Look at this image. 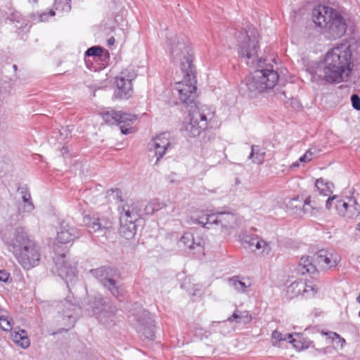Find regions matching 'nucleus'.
Segmentation results:
<instances>
[{
    "label": "nucleus",
    "mask_w": 360,
    "mask_h": 360,
    "mask_svg": "<svg viewBox=\"0 0 360 360\" xmlns=\"http://www.w3.org/2000/svg\"><path fill=\"white\" fill-rule=\"evenodd\" d=\"M316 259L319 264L323 269L334 267L338 265L339 262V258L337 255L326 250L318 251L316 253Z\"/></svg>",
    "instance_id": "nucleus-21"
},
{
    "label": "nucleus",
    "mask_w": 360,
    "mask_h": 360,
    "mask_svg": "<svg viewBox=\"0 0 360 360\" xmlns=\"http://www.w3.org/2000/svg\"><path fill=\"white\" fill-rule=\"evenodd\" d=\"M302 205L303 206H302L301 212L304 214L312 215L314 208L311 205L310 197H308L304 200L303 199Z\"/></svg>",
    "instance_id": "nucleus-42"
},
{
    "label": "nucleus",
    "mask_w": 360,
    "mask_h": 360,
    "mask_svg": "<svg viewBox=\"0 0 360 360\" xmlns=\"http://www.w3.org/2000/svg\"><path fill=\"white\" fill-rule=\"evenodd\" d=\"M171 58L174 62H180L184 80L176 82L172 89V94L178 97L176 104L181 103L188 107L194 103L196 97V76L193 65L192 49L184 39L176 37L167 40Z\"/></svg>",
    "instance_id": "nucleus-2"
},
{
    "label": "nucleus",
    "mask_w": 360,
    "mask_h": 360,
    "mask_svg": "<svg viewBox=\"0 0 360 360\" xmlns=\"http://www.w3.org/2000/svg\"><path fill=\"white\" fill-rule=\"evenodd\" d=\"M18 13H13V14L12 15V16H13V20H17V18H15V17L17 18V17H18Z\"/></svg>",
    "instance_id": "nucleus-54"
},
{
    "label": "nucleus",
    "mask_w": 360,
    "mask_h": 360,
    "mask_svg": "<svg viewBox=\"0 0 360 360\" xmlns=\"http://www.w3.org/2000/svg\"><path fill=\"white\" fill-rule=\"evenodd\" d=\"M90 274L108 290L110 293L120 301L124 297L123 289L119 285L117 280L120 273L116 268L103 266L89 271Z\"/></svg>",
    "instance_id": "nucleus-9"
},
{
    "label": "nucleus",
    "mask_w": 360,
    "mask_h": 360,
    "mask_svg": "<svg viewBox=\"0 0 360 360\" xmlns=\"http://www.w3.org/2000/svg\"><path fill=\"white\" fill-rule=\"evenodd\" d=\"M258 239H260V238L248 235L244 233L239 235L240 242L245 248H256V243Z\"/></svg>",
    "instance_id": "nucleus-31"
},
{
    "label": "nucleus",
    "mask_w": 360,
    "mask_h": 360,
    "mask_svg": "<svg viewBox=\"0 0 360 360\" xmlns=\"http://www.w3.org/2000/svg\"><path fill=\"white\" fill-rule=\"evenodd\" d=\"M108 196L113 200H119L122 205L118 207L120 213V234L126 239L134 237L136 233V222L141 215L139 202L133 200H127L123 202L122 191L120 188H111L107 191Z\"/></svg>",
    "instance_id": "nucleus-5"
},
{
    "label": "nucleus",
    "mask_w": 360,
    "mask_h": 360,
    "mask_svg": "<svg viewBox=\"0 0 360 360\" xmlns=\"http://www.w3.org/2000/svg\"><path fill=\"white\" fill-rule=\"evenodd\" d=\"M259 35L252 26H247L237 37L238 53L240 57L246 59V63L254 66L257 58L259 49Z\"/></svg>",
    "instance_id": "nucleus-8"
},
{
    "label": "nucleus",
    "mask_w": 360,
    "mask_h": 360,
    "mask_svg": "<svg viewBox=\"0 0 360 360\" xmlns=\"http://www.w3.org/2000/svg\"><path fill=\"white\" fill-rule=\"evenodd\" d=\"M104 49L101 46H93L87 49L85 51V57H98L101 56Z\"/></svg>",
    "instance_id": "nucleus-37"
},
{
    "label": "nucleus",
    "mask_w": 360,
    "mask_h": 360,
    "mask_svg": "<svg viewBox=\"0 0 360 360\" xmlns=\"http://www.w3.org/2000/svg\"><path fill=\"white\" fill-rule=\"evenodd\" d=\"M316 149L309 148L306 153L300 157L299 162H309L311 161L315 155Z\"/></svg>",
    "instance_id": "nucleus-44"
},
{
    "label": "nucleus",
    "mask_w": 360,
    "mask_h": 360,
    "mask_svg": "<svg viewBox=\"0 0 360 360\" xmlns=\"http://www.w3.org/2000/svg\"><path fill=\"white\" fill-rule=\"evenodd\" d=\"M24 269H30L39 263L41 253L35 242L30 240L15 257Z\"/></svg>",
    "instance_id": "nucleus-14"
},
{
    "label": "nucleus",
    "mask_w": 360,
    "mask_h": 360,
    "mask_svg": "<svg viewBox=\"0 0 360 360\" xmlns=\"http://www.w3.org/2000/svg\"><path fill=\"white\" fill-rule=\"evenodd\" d=\"M215 116L213 106L202 105L196 110L189 114L188 122L183 124L184 135L188 138H195L200 134L212 122Z\"/></svg>",
    "instance_id": "nucleus-7"
},
{
    "label": "nucleus",
    "mask_w": 360,
    "mask_h": 360,
    "mask_svg": "<svg viewBox=\"0 0 360 360\" xmlns=\"http://www.w3.org/2000/svg\"><path fill=\"white\" fill-rule=\"evenodd\" d=\"M352 51L349 46L341 44L328 51L323 66V79L328 83L342 82L352 70Z\"/></svg>",
    "instance_id": "nucleus-3"
},
{
    "label": "nucleus",
    "mask_w": 360,
    "mask_h": 360,
    "mask_svg": "<svg viewBox=\"0 0 360 360\" xmlns=\"http://www.w3.org/2000/svg\"><path fill=\"white\" fill-rule=\"evenodd\" d=\"M87 310H91L92 315L96 316L97 319L103 325H108L113 321L117 309L115 307L107 303L101 295L94 297L89 304Z\"/></svg>",
    "instance_id": "nucleus-13"
},
{
    "label": "nucleus",
    "mask_w": 360,
    "mask_h": 360,
    "mask_svg": "<svg viewBox=\"0 0 360 360\" xmlns=\"http://www.w3.org/2000/svg\"><path fill=\"white\" fill-rule=\"evenodd\" d=\"M116 89L115 96L120 99H127L133 94L131 80L120 75L115 78Z\"/></svg>",
    "instance_id": "nucleus-17"
},
{
    "label": "nucleus",
    "mask_w": 360,
    "mask_h": 360,
    "mask_svg": "<svg viewBox=\"0 0 360 360\" xmlns=\"http://www.w3.org/2000/svg\"><path fill=\"white\" fill-rule=\"evenodd\" d=\"M356 229V230L360 231V222L359 224H357Z\"/></svg>",
    "instance_id": "nucleus-56"
},
{
    "label": "nucleus",
    "mask_w": 360,
    "mask_h": 360,
    "mask_svg": "<svg viewBox=\"0 0 360 360\" xmlns=\"http://www.w3.org/2000/svg\"><path fill=\"white\" fill-rule=\"evenodd\" d=\"M313 20L319 27L325 29L330 39H336L346 33L347 24L344 17L335 9L319 6L312 11Z\"/></svg>",
    "instance_id": "nucleus-6"
},
{
    "label": "nucleus",
    "mask_w": 360,
    "mask_h": 360,
    "mask_svg": "<svg viewBox=\"0 0 360 360\" xmlns=\"http://www.w3.org/2000/svg\"><path fill=\"white\" fill-rule=\"evenodd\" d=\"M136 119L137 116L136 115L118 111L116 124L120 126L122 134L127 135L133 131L131 125Z\"/></svg>",
    "instance_id": "nucleus-19"
},
{
    "label": "nucleus",
    "mask_w": 360,
    "mask_h": 360,
    "mask_svg": "<svg viewBox=\"0 0 360 360\" xmlns=\"http://www.w3.org/2000/svg\"><path fill=\"white\" fill-rule=\"evenodd\" d=\"M0 238L8 251L12 252L15 258L31 240L25 229L22 226L15 228L14 231L7 229L2 230Z\"/></svg>",
    "instance_id": "nucleus-10"
},
{
    "label": "nucleus",
    "mask_w": 360,
    "mask_h": 360,
    "mask_svg": "<svg viewBox=\"0 0 360 360\" xmlns=\"http://www.w3.org/2000/svg\"><path fill=\"white\" fill-rule=\"evenodd\" d=\"M265 154L264 148L258 145H252L251 152L248 158L251 160L252 162L261 165L264 162Z\"/></svg>",
    "instance_id": "nucleus-26"
},
{
    "label": "nucleus",
    "mask_w": 360,
    "mask_h": 360,
    "mask_svg": "<svg viewBox=\"0 0 360 360\" xmlns=\"http://www.w3.org/2000/svg\"><path fill=\"white\" fill-rule=\"evenodd\" d=\"M315 74H316V72L315 73H311L313 77H315Z\"/></svg>",
    "instance_id": "nucleus-58"
},
{
    "label": "nucleus",
    "mask_w": 360,
    "mask_h": 360,
    "mask_svg": "<svg viewBox=\"0 0 360 360\" xmlns=\"http://www.w3.org/2000/svg\"><path fill=\"white\" fill-rule=\"evenodd\" d=\"M236 320L238 323L247 324L252 320V316L248 311H238L236 310L233 314L227 319L228 321H233Z\"/></svg>",
    "instance_id": "nucleus-29"
},
{
    "label": "nucleus",
    "mask_w": 360,
    "mask_h": 360,
    "mask_svg": "<svg viewBox=\"0 0 360 360\" xmlns=\"http://www.w3.org/2000/svg\"><path fill=\"white\" fill-rule=\"evenodd\" d=\"M300 162H299V160H298L292 164L291 167H297L300 166Z\"/></svg>",
    "instance_id": "nucleus-51"
},
{
    "label": "nucleus",
    "mask_w": 360,
    "mask_h": 360,
    "mask_svg": "<svg viewBox=\"0 0 360 360\" xmlns=\"http://www.w3.org/2000/svg\"><path fill=\"white\" fill-rule=\"evenodd\" d=\"M302 202L303 198L296 196L290 198L286 202V207L292 212L297 213L298 211L301 212L302 206H303Z\"/></svg>",
    "instance_id": "nucleus-33"
},
{
    "label": "nucleus",
    "mask_w": 360,
    "mask_h": 360,
    "mask_svg": "<svg viewBox=\"0 0 360 360\" xmlns=\"http://www.w3.org/2000/svg\"><path fill=\"white\" fill-rule=\"evenodd\" d=\"M164 207L163 203H160L158 202L152 201L149 202L146 207V210L147 214H153L155 212H157L160 210H161Z\"/></svg>",
    "instance_id": "nucleus-41"
},
{
    "label": "nucleus",
    "mask_w": 360,
    "mask_h": 360,
    "mask_svg": "<svg viewBox=\"0 0 360 360\" xmlns=\"http://www.w3.org/2000/svg\"><path fill=\"white\" fill-rule=\"evenodd\" d=\"M315 187L319 191V193L324 196L330 195L334 189L333 184L323 179H317Z\"/></svg>",
    "instance_id": "nucleus-28"
},
{
    "label": "nucleus",
    "mask_w": 360,
    "mask_h": 360,
    "mask_svg": "<svg viewBox=\"0 0 360 360\" xmlns=\"http://www.w3.org/2000/svg\"><path fill=\"white\" fill-rule=\"evenodd\" d=\"M13 320L8 316H0V328L4 331H10L13 328Z\"/></svg>",
    "instance_id": "nucleus-39"
},
{
    "label": "nucleus",
    "mask_w": 360,
    "mask_h": 360,
    "mask_svg": "<svg viewBox=\"0 0 360 360\" xmlns=\"http://www.w3.org/2000/svg\"><path fill=\"white\" fill-rule=\"evenodd\" d=\"M297 271L302 275L307 273L313 274L317 272L316 267L312 263V259L309 257H302L300 258Z\"/></svg>",
    "instance_id": "nucleus-24"
},
{
    "label": "nucleus",
    "mask_w": 360,
    "mask_h": 360,
    "mask_svg": "<svg viewBox=\"0 0 360 360\" xmlns=\"http://www.w3.org/2000/svg\"><path fill=\"white\" fill-rule=\"evenodd\" d=\"M219 225L221 226V228L228 229L229 226H231L232 224L235 222L236 217L231 212H219Z\"/></svg>",
    "instance_id": "nucleus-30"
},
{
    "label": "nucleus",
    "mask_w": 360,
    "mask_h": 360,
    "mask_svg": "<svg viewBox=\"0 0 360 360\" xmlns=\"http://www.w3.org/2000/svg\"><path fill=\"white\" fill-rule=\"evenodd\" d=\"M71 0H55L54 9L59 13H68L71 10Z\"/></svg>",
    "instance_id": "nucleus-35"
},
{
    "label": "nucleus",
    "mask_w": 360,
    "mask_h": 360,
    "mask_svg": "<svg viewBox=\"0 0 360 360\" xmlns=\"http://www.w3.org/2000/svg\"><path fill=\"white\" fill-rule=\"evenodd\" d=\"M286 292L290 298L299 295L308 298L315 295L317 292V288L303 282L302 280H296L287 287Z\"/></svg>",
    "instance_id": "nucleus-15"
},
{
    "label": "nucleus",
    "mask_w": 360,
    "mask_h": 360,
    "mask_svg": "<svg viewBox=\"0 0 360 360\" xmlns=\"http://www.w3.org/2000/svg\"><path fill=\"white\" fill-rule=\"evenodd\" d=\"M333 205L340 216L347 219L356 218L360 214V205L353 198L342 199L338 195L328 197L326 201V208L330 210Z\"/></svg>",
    "instance_id": "nucleus-11"
},
{
    "label": "nucleus",
    "mask_w": 360,
    "mask_h": 360,
    "mask_svg": "<svg viewBox=\"0 0 360 360\" xmlns=\"http://www.w3.org/2000/svg\"><path fill=\"white\" fill-rule=\"evenodd\" d=\"M219 217H220L219 212L212 214L207 213L206 220H207V229H211L212 226L219 225Z\"/></svg>",
    "instance_id": "nucleus-40"
},
{
    "label": "nucleus",
    "mask_w": 360,
    "mask_h": 360,
    "mask_svg": "<svg viewBox=\"0 0 360 360\" xmlns=\"http://www.w3.org/2000/svg\"><path fill=\"white\" fill-rule=\"evenodd\" d=\"M170 148L171 143L169 141V134L167 133H162L158 135L148 143L149 150L154 151L155 155L157 157L156 163Z\"/></svg>",
    "instance_id": "nucleus-16"
},
{
    "label": "nucleus",
    "mask_w": 360,
    "mask_h": 360,
    "mask_svg": "<svg viewBox=\"0 0 360 360\" xmlns=\"http://www.w3.org/2000/svg\"><path fill=\"white\" fill-rule=\"evenodd\" d=\"M323 334L327 336L328 338L331 339L333 341L336 340V344L340 345V347L342 348L345 344V340L340 337V335L335 332H323Z\"/></svg>",
    "instance_id": "nucleus-38"
},
{
    "label": "nucleus",
    "mask_w": 360,
    "mask_h": 360,
    "mask_svg": "<svg viewBox=\"0 0 360 360\" xmlns=\"http://www.w3.org/2000/svg\"><path fill=\"white\" fill-rule=\"evenodd\" d=\"M12 340L19 347L27 349L30 345V340L27 335V332L20 328H15L11 333Z\"/></svg>",
    "instance_id": "nucleus-23"
},
{
    "label": "nucleus",
    "mask_w": 360,
    "mask_h": 360,
    "mask_svg": "<svg viewBox=\"0 0 360 360\" xmlns=\"http://www.w3.org/2000/svg\"><path fill=\"white\" fill-rule=\"evenodd\" d=\"M180 242L184 246L191 250L198 248L200 250L203 245V240L201 237L197 236L196 238L191 232L185 233L181 238Z\"/></svg>",
    "instance_id": "nucleus-22"
},
{
    "label": "nucleus",
    "mask_w": 360,
    "mask_h": 360,
    "mask_svg": "<svg viewBox=\"0 0 360 360\" xmlns=\"http://www.w3.org/2000/svg\"><path fill=\"white\" fill-rule=\"evenodd\" d=\"M282 342H288L297 349H302L304 348H307V346H304L303 343H302L300 340H297L293 338V334L288 333V334H282L278 330H275L271 333V344L274 347H281V344Z\"/></svg>",
    "instance_id": "nucleus-18"
},
{
    "label": "nucleus",
    "mask_w": 360,
    "mask_h": 360,
    "mask_svg": "<svg viewBox=\"0 0 360 360\" xmlns=\"http://www.w3.org/2000/svg\"><path fill=\"white\" fill-rule=\"evenodd\" d=\"M79 236L78 229L71 225L67 220H63L59 225L54 245V266L53 272L60 277L66 283L70 293L66 298L60 301L57 305L58 314L61 316L63 325L72 327L82 311V306L79 300L74 297L71 287L77 281V270L76 263L69 261L67 258L66 251L60 250L58 243L68 244L72 242Z\"/></svg>",
    "instance_id": "nucleus-1"
},
{
    "label": "nucleus",
    "mask_w": 360,
    "mask_h": 360,
    "mask_svg": "<svg viewBox=\"0 0 360 360\" xmlns=\"http://www.w3.org/2000/svg\"><path fill=\"white\" fill-rule=\"evenodd\" d=\"M18 192L20 194L21 199L30 198V196H31L30 191L26 185L19 186L18 188Z\"/></svg>",
    "instance_id": "nucleus-47"
},
{
    "label": "nucleus",
    "mask_w": 360,
    "mask_h": 360,
    "mask_svg": "<svg viewBox=\"0 0 360 360\" xmlns=\"http://www.w3.org/2000/svg\"><path fill=\"white\" fill-rule=\"evenodd\" d=\"M356 301L360 304V293L358 295V296L356 298Z\"/></svg>",
    "instance_id": "nucleus-53"
},
{
    "label": "nucleus",
    "mask_w": 360,
    "mask_h": 360,
    "mask_svg": "<svg viewBox=\"0 0 360 360\" xmlns=\"http://www.w3.org/2000/svg\"><path fill=\"white\" fill-rule=\"evenodd\" d=\"M118 111L110 110H106L102 113L103 120L110 124H116L117 122Z\"/></svg>",
    "instance_id": "nucleus-36"
},
{
    "label": "nucleus",
    "mask_w": 360,
    "mask_h": 360,
    "mask_svg": "<svg viewBox=\"0 0 360 360\" xmlns=\"http://www.w3.org/2000/svg\"><path fill=\"white\" fill-rule=\"evenodd\" d=\"M35 207L32 200L31 196L30 198H25L22 199V203L18 207L19 214H30L34 210Z\"/></svg>",
    "instance_id": "nucleus-32"
},
{
    "label": "nucleus",
    "mask_w": 360,
    "mask_h": 360,
    "mask_svg": "<svg viewBox=\"0 0 360 360\" xmlns=\"http://www.w3.org/2000/svg\"><path fill=\"white\" fill-rule=\"evenodd\" d=\"M256 249L258 250H261L260 254L264 257L270 255L272 252L270 243L261 238L257 240Z\"/></svg>",
    "instance_id": "nucleus-34"
},
{
    "label": "nucleus",
    "mask_w": 360,
    "mask_h": 360,
    "mask_svg": "<svg viewBox=\"0 0 360 360\" xmlns=\"http://www.w3.org/2000/svg\"><path fill=\"white\" fill-rule=\"evenodd\" d=\"M203 330L202 328H196L195 331V336L199 337L200 338H202V335H203Z\"/></svg>",
    "instance_id": "nucleus-49"
},
{
    "label": "nucleus",
    "mask_w": 360,
    "mask_h": 360,
    "mask_svg": "<svg viewBox=\"0 0 360 360\" xmlns=\"http://www.w3.org/2000/svg\"><path fill=\"white\" fill-rule=\"evenodd\" d=\"M149 316L150 313L148 311L140 307L136 313L131 314L129 320L138 333L146 339L152 340L155 338V326L153 320Z\"/></svg>",
    "instance_id": "nucleus-12"
},
{
    "label": "nucleus",
    "mask_w": 360,
    "mask_h": 360,
    "mask_svg": "<svg viewBox=\"0 0 360 360\" xmlns=\"http://www.w3.org/2000/svg\"><path fill=\"white\" fill-rule=\"evenodd\" d=\"M68 152V147L67 146H63L61 149V153H63V155H65V153H67Z\"/></svg>",
    "instance_id": "nucleus-50"
},
{
    "label": "nucleus",
    "mask_w": 360,
    "mask_h": 360,
    "mask_svg": "<svg viewBox=\"0 0 360 360\" xmlns=\"http://www.w3.org/2000/svg\"><path fill=\"white\" fill-rule=\"evenodd\" d=\"M56 15V12L53 10H49V12H44L38 15L39 22H46L50 17H53Z\"/></svg>",
    "instance_id": "nucleus-45"
},
{
    "label": "nucleus",
    "mask_w": 360,
    "mask_h": 360,
    "mask_svg": "<svg viewBox=\"0 0 360 360\" xmlns=\"http://www.w3.org/2000/svg\"><path fill=\"white\" fill-rule=\"evenodd\" d=\"M295 335L299 336V333H295Z\"/></svg>",
    "instance_id": "nucleus-59"
},
{
    "label": "nucleus",
    "mask_w": 360,
    "mask_h": 360,
    "mask_svg": "<svg viewBox=\"0 0 360 360\" xmlns=\"http://www.w3.org/2000/svg\"><path fill=\"white\" fill-rule=\"evenodd\" d=\"M207 213L202 212L200 215L192 217V220L194 223L207 229V220H206Z\"/></svg>",
    "instance_id": "nucleus-43"
},
{
    "label": "nucleus",
    "mask_w": 360,
    "mask_h": 360,
    "mask_svg": "<svg viewBox=\"0 0 360 360\" xmlns=\"http://www.w3.org/2000/svg\"><path fill=\"white\" fill-rule=\"evenodd\" d=\"M10 278V274L4 269H0V281L6 283Z\"/></svg>",
    "instance_id": "nucleus-48"
},
{
    "label": "nucleus",
    "mask_w": 360,
    "mask_h": 360,
    "mask_svg": "<svg viewBox=\"0 0 360 360\" xmlns=\"http://www.w3.org/2000/svg\"><path fill=\"white\" fill-rule=\"evenodd\" d=\"M85 223L88 227L89 231L91 233L103 232L111 227V222L99 217H88L85 219Z\"/></svg>",
    "instance_id": "nucleus-20"
},
{
    "label": "nucleus",
    "mask_w": 360,
    "mask_h": 360,
    "mask_svg": "<svg viewBox=\"0 0 360 360\" xmlns=\"http://www.w3.org/2000/svg\"><path fill=\"white\" fill-rule=\"evenodd\" d=\"M256 70L248 75L240 83V91L250 97L273 89L277 84L279 75L266 60L259 59L255 63Z\"/></svg>",
    "instance_id": "nucleus-4"
},
{
    "label": "nucleus",
    "mask_w": 360,
    "mask_h": 360,
    "mask_svg": "<svg viewBox=\"0 0 360 360\" xmlns=\"http://www.w3.org/2000/svg\"><path fill=\"white\" fill-rule=\"evenodd\" d=\"M12 68H13V70L15 71L17 70V65H13L12 66Z\"/></svg>",
    "instance_id": "nucleus-57"
},
{
    "label": "nucleus",
    "mask_w": 360,
    "mask_h": 360,
    "mask_svg": "<svg viewBox=\"0 0 360 360\" xmlns=\"http://www.w3.org/2000/svg\"><path fill=\"white\" fill-rule=\"evenodd\" d=\"M229 283L236 291L241 293H246L248 289L251 286V282L249 279H240V276H233L229 280Z\"/></svg>",
    "instance_id": "nucleus-25"
},
{
    "label": "nucleus",
    "mask_w": 360,
    "mask_h": 360,
    "mask_svg": "<svg viewBox=\"0 0 360 360\" xmlns=\"http://www.w3.org/2000/svg\"><path fill=\"white\" fill-rule=\"evenodd\" d=\"M352 105L354 109L360 111V97L359 95L354 94L351 96Z\"/></svg>",
    "instance_id": "nucleus-46"
},
{
    "label": "nucleus",
    "mask_w": 360,
    "mask_h": 360,
    "mask_svg": "<svg viewBox=\"0 0 360 360\" xmlns=\"http://www.w3.org/2000/svg\"><path fill=\"white\" fill-rule=\"evenodd\" d=\"M6 86H0V94H2V89H6Z\"/></svg>",
    "instance_id": "nucleus-55"
},
{
    "label": "nucleus",
    "mask_w": 360,
    "mask_h": 360,
    "mask_svg": "<svg viewBox=\"0 0 360 360\" xmlns=\"http://www.w3.org/2000/svg\"><path fill=\"white\" fill-rule=\"evenodd\" d=\"M192 278H186L181 284V288L185 289L192 296H198L202 294V286L199 283H191Z\"/></svg>",
    "instance_id": "nucleus-27"
},
{
    "label": "nucleus",
    "mask_w": 360,
    "mask_h": 360,
    "mask_svg": "<svg viewBox=\"0 0 360 360\" xmlns=\"http://www.w3.org/2000/svg\"><path fill=\"white\" fill-rule=\"evenodd\" d=\"M108 43L109 45H112L115 43V39L114 37H111L108 40Z\"/></svg>",
    "instance_id": "nucleus-52"
}]
</instances>
